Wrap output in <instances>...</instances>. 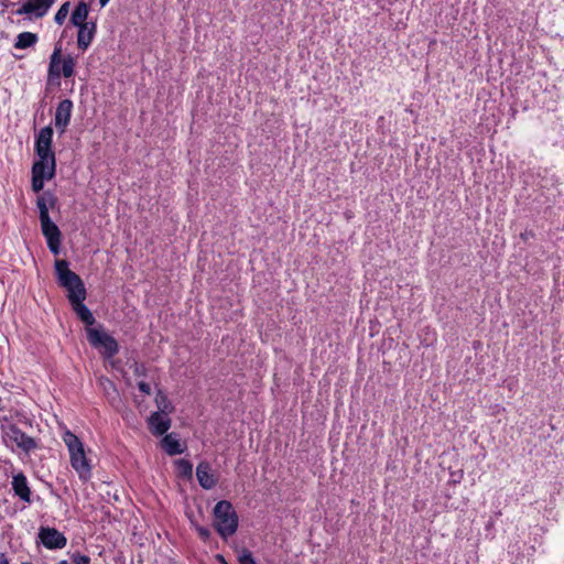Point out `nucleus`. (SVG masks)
Segmentation results:
<instances>
[{"label": "nucleus", "instance_id": "nucleus-11", "mask_svg": "<svg viewBox=\"0 0 564 564\" xmlns=\"http://www.w3.org/2000/svg\"><path fill=\"white\" fill-rule=\"evenodd\" d=\"M39 535L47 549H63L66 545V538L56 529L43 528Z\"/></svg>", "mask_w": 564, "mask_h": 564}, {"label": "nucleus", "instance_id": "nucleus-32", "mask_svg": "<svg viewBox=\"0 0 564 564\" xmlns=\"http://www.w3.org/2000/svg\"><path fill=\"white\" fill-rule=\"evenodd\" d=\"M109 0H99L100 7H105Z\"/></svg>", "mask_w": 564, "mask_h": 564}, {"label": "nucleus", "instance_id": "nucleus-23", "mask_svg": "<svg viewBox=\"0 0 564 564\" xmlns=\"http://www.w3.org/2000/svg\"><path fill=\"white\" fill-rule=\"evenodd\" d=\"M75 64V59L69 55L64 58L61 57L62 75L66 78L72 77L74 75Z\"/></svg>", "mask_w": 564, "mask_h": 564}, {"label": "nucleus", "instance_id": "nucleus-4", "mask_svg": "<svg viewBox=\"0 0 564 564\" xmlns=\"http://www.w3.org/2000/svg\"><path fill=\"white\" fill-rule=\"evenodd\" d=\"M1 436L7 447L15 445L24 453H30L36 448V442L33 437L26 435L15 424L1 425Z\"/></svg>", "mask_w": 564, "mask_h": 564}, {"label": "nucleus", "instance_id": "nucleus-22", "mask_svg": "<svg viewBox=\"0 0 564 564\" xmlns=\"http://www.w3.org/2000/svg\"><path fill=\"white\" fill-rule=\"evenodd\" d=\"M176 473L180 477L189 478L192 476L193 466L188 460L177 459L175 462Z\"/></svg>", "mask_w": 564, "mask_h": 564}, {"label": "nucleus", "instance_id": "nucleus-1", "mask_svg": "<svg viewBox=\"0 0 564 564\" xmlns=\"http://www.w3.org/2000/svg\"><path fill=\"white\" fill-rule=\"evenodd\" d=\"M55 271L61 286L66 289L67 297L76 312L77 316L87 325L95 323V317L89 308L84 304L86 299V289L78 274L69 270L66 260L55 262Z\"/></svg>", "mask_w": 564, "mask_h": 564}, {"label": "nucleus", "instance_id": "nucleus-14", "mask_svg": "<svg viewBox=\"0 0 564 564\" xmlns=\"http://www.w3.org/2000/svg\"><path fill=\"white\" fill-rule=\"evenodd\" d=\"M196 477L199 485L204 489H212L216 485V479L212 474L210 466L207 463L198 464L196 468Z\"/></svg>", "mask_w": 564, "mask_h": 564}, {"label": "nucleus", "instance_id": "nucleus-19", "mask_svg": "<svg viewBox=\"0 0 564 564\" xmlns=\"http://www.w3.org/2000/svg\"><path fill=\"white\" fill-rule=\"evenodd\" d=\"M161 445H162V448L169 455H176V454H181L183 452L180 441L173 434L165 435L161 442Z\"/></svg>", "mask_w": 564, "mask_h": 564}, {"label": "nucleus", "instance_id": "nucleus-34", "mask_svg": "<svg viewBox=\"0 0 564 564\" xmlns=\"http://www.w3.org/2000/svg\"><path fill=\"white\" fill-rule=\"evenodd\" d=\"M218 557H219V560H220L224 564H227V563L225 562V560H224V557H223V556H218Z\"/></svg>", "mask_w": 564, "mask_h": 564}, {"label": "nucleus", "instance_id": "nucleus-21", "mask_svg": "<svg viewBox=\"0 0 564 564\" xmlns=\"http://www.w3.org/2000/svg\"><path fill=\"white\" fill-rule=\"evenodd\" d=\"M155 403L158 408L156 412L172 413L174 410L172 403L167 400L166 395L162 391L156 393Z\"/></svg>", "mask_w": 564, "mask_h": 564}, {"label": "nucleus", "instance_id": "nucleus-30", "mask_svg": "<svg viewBox=\"0 0 564 564\" xmlns=\"http://www.w3.org/2000/svg\"><path fill=\"white\" fill-rule=\"evenodd\" d=\"M132 367H133V373L137 377L145 376V367L143 365L134 362Z\"/></svg>", "mask_w": 564, "mask_h": 564}, {"label": "nucleus", "instance_id": "nucleus-9", "mask_svg": "<svg viewBox=\"0 0 564 564\" xmlns=\"http://www.w3.org/2000/svg\"><path fill=\"white\" fill-rule=\"evenodd\" d=\"M55 156H37L32 166V174L50 181L55 175Z\"/></svg>", "mask_w": 564, "mask_h": 564}, {"label": "nucleus", "instance_id": "nucleus-6", "mask_svg": "<svg viewBox=\"0 0 564 564\" xmlns=\"http://www.w3.org/2000/svg\"><path fill=\"white\" fill-rule=\"evenodd\" d=\"M54 2L55 0H22V4L15 11V14H26L30 18L35 19L43 18L48 12Z\"/></svg>", "mask_w": 564, "mask_h": 564}, {"label": "nucleus", "instance_id": "nucleus-5", "mask_svg": "<svg viewBox=\"0 0 564 564\" xmlns=\"http://www.w3.org/2000/svg\"><path fill=\"white\" fill-rule=\"evenodd\" d=\"M87 338L91 346L100 349L107 357H112L118 351V344L113 337L98 328H87Z\"/></svg>", "mask_w": 564, "mask_h": 564}, {"label": "nucleus", "instance_id": "nucleus-3", "mask_svg": "<svg viewBox=\"0 0 564 564\" xmlns=\"http://www.w3.org/2000/svg\"><path fill=\"white\" fill-rule=\"evenodd\" d=\"M213 525L223 539L234 535L238 528V514L229 501L221 500L216 503L213 511Z\"/></svg>", "mask_w": 564, "mask_h": 564}, {"label": "nucleus", "instance_id": "nucleus-7", "mask_svg": "<svg viewBox=\"0 0 564 564\" xmlns=\"http://www.w3.org/2000/svg\"><path fill=\"white\" fill-rule=\"evenodd\" d=\"M42 234L46 238L48 249L57 254L59 252L61 247V230L52 221L51 218L40 220Z\"/></svg>", "mask_w": 564, "mask_h": 564}, {"label": "nucleus", "instance_id": "nucleus-12", "mask_svg": "<svg viewBox=\"0 0 564 564\" xmlns=\"http://www.w3.org/2000/svg\"><path fill=\"white\" fill-rule=\"evenodd\" d=\"M170 413L153 412L149 419L148 424L150 431L155 435H163L171 427Z\"/></svg>", "mask_w": 564, "mask_h": 564}, {"label": "nucleus", "instance_id": "nucleus-26", "mask_svg": "<svg viewBox=\"0 0 564 564\" xmlns=\"http://www.w3.org/2000/svg\"><path fill=\"white\" fill-rule=\"evenodd\" d=\"M45 181H46L45 178H43V177H41V176H37V175L32 174V189H33L34 192H36V193H37V192H40V191H42V189H43V187H44V182H45Z\"/></svg>", "mask_w": 564, "mask_h": 564}, {"label": "nucleus", "instance_id": "nucleus-15", "mask_svg": "<svg viewBox=\"0 0 564 564\" xmlns=\"http://www.w3.org/2000/svg\"><path fill=\"white\" fill-rule=\"evenodd\" d=\"M55 204L56 197L50 192H45L37 197L36 206L40 212V220L51 218L50 209L53 208Z\"/></svg>", "mask_w": 564, "mask_h": 564}, {"label": "nucleus", "instance_id": "nucleus-16", "mask_svg": "<svg viewBox=\"0 0 564 564\" xmlns=\"http://www.w3.org/2000/svg\"><path fill=\"white\" fill-rule=\"evenodd\" d=\"M96 32L95 23H87L78 26L77 45L80 50L85 51L91 43Z\"/></svg>", "mask_w": 564, "mask_h": 564}, {"label": "nucleus", "instance_id": "nucleus-17", "mask_svg": "<svg viewBox=\"0 0 564 564\" xmlns=\"http://www.w3.org/2000/svg\"><path fill=\"white\" fill-rule=\"evenodd\" d=\"M61 55H62V46L61 44L56 45L51 58L48 66V74L51 77L59 78L62 75V66H61Z\"/></svg>", "mask_w": 564, "mask_h": 564}, {"label": "nucleus", "instance_id": "nucleus-18", "mask_svg": "<svg viewBox=\"0 0 564 564\" xmlns=\"http://www.w3.org/2000/svg\"><path fill=\"white\" fill-rule=\"evenodd\" d=\"M88 13H89L88 4L85 2H79L70 17L72 23L75 26H80V25L87 24L88 22H86V19L88 17Z\"/></svg>", "mask_w": 564, "mask_h": 564}, {"label": "nucleus", "instance_id": "nucleus-13", "mask_svg": "<svg viewBox=\"0 0 564 564\" xmlns=\"http://www.w3.org/2000/svg\"><path fill=\"white\" fill-rule=\"evenodd\" d=\"M14 495L18 496L22 501H31V489L28 484V479L22 471H19L12 476L11 481Z\"/></svg>", "mask_w": 564, "mask_h": 564}, {"label": "nucleus", "instance_id": "nucleus-33", "mask_svg": "<svg viewBox=\"0 0 564 564\" xmlns=\"http://www.w3.org/2000/svg\"><path fill=\"white\" fill-rule=\"evenodd\" d=\"M56 564H69L67 561H59Z\"/></svg>", "mask_w": 564, "mask_h": 564}, {"label": "nucleus", "instance_id": "nucleus-27", "mask_svg": "<svg viewBox=\"0 0 564 564\" xmlns=\"http://www.w3.org/2000/svg\"><path fill=\"white\" fill-rule=\"evenodd\" d=\"M72 560L75 564H90V558L87 555L74 553Z\"/></svg>", "mask_w": 564, "mask_h": 564}, {"label": "nucleus", "instance_id": "nucleus-2", "mask_svg": "<svg viewBox=\"0 0 564 564\" xmlns=\"http://www.w3.org/2000/svg\"><path fill=\"white\" fill-rule=\"evenodd\" d=\"M63 441L69 452L70 465L78 474V477L84 481L89 480L91 477V465L87 458L84 444L69 431L64 433Z\"/></svg>", "mask_w": 564, "mask_h": 564}, {"label": "nucleus", "instance_id": "nucleus-20", "mask_svg": "<svg viewBox=\"0 0 564 564\" xmlns=\"http://www.w3.org/2000/svg\"><path fill=\"white\" fill-rule=\"evenodd\" d=\"M37 41V35L32 32H22L17 36L15 48L24 50L33 46Z\"/></svg>", "mask_w": 564, "mask_h": 564}, {"label": "nucleus", "instance_id": "nucleus-25", "mask_svg": "<svg viewBox=\"0 0 564 564\" xmlns=\"http://www.w3.org/2000/svg\"><path fill=\"white\" fill-rule=\"evenodd\" d=\"M238 560L240 564H257L251 552L246 549L240 552Z\"/></svg>", "mask_w": 564, "mask_h": 564}, {"label": "nucleus", "instance_id": "nucleus-10", "mask_svg": "<svg viewBox=\"0 0 564 564\" xmlns=\"http://www.w3.org/2000/svg\"><path fill=\"white\" fill-rule=\"evenodd\" d=\"M73 110V102L69 99L62 100L56 108L54 123L56 129L64 133L69 124Z\"/></svg>", "mask_w": 564, "mask_h": 564}, {"label": "nucleus", "instance_id": "nucleus-24", "mask_svg": "<svg viewBox=\"0 0 564 564\" xmlns=\"http://www.w3.org/2000/svg\"><path fill=\"white\" fill-rule=\"evenodd\" d=\"M69 13V2H65L61 6L58 11L55 13L54 20L57 24H63Z\"/></svg>", "mask_w": 564, "mask_h": 564}, {"label": "nucleus", "instance_id": "nucleus-29", "mask_svg": "<svg viewBox=\"0 0 564 564\" xmlns=\"http://www.w3.org/2000/svg\"><path fill=\"white\" fill-rule=\"evenodd\" d=\"M195 529L198 533V535L204 540V541H207L210 536V531L205 528V527H200V525H195Z\"/></svg>", "mask_w": 564, "mask_h": 564}, {"label": "nucleus", "instance_id": "nucleus-28", "mask_svg": "<svg viewBox=\"0 0 564 564\" xmlns=\"http://www.w3.org/2000/svg\"><path fill=\"white\" fill-rule=\"evenodd\" d=\"M137 386H138L139 390L143 394H145V395H150L151 394L152 389H151V386L148 382H145L143 380H140V381H138Z\"/></svg>", "mask_w": 564, "mask_h": 564}, {"label": "nucleus", "instance_id": "nucleus-31", "mask_svg": "<svg viewBox=\"0 0 564 564\" xmlns=\"http://www.w3.org/2000/svg\"><path fill=\"white\" fill-rule=\"evenodd\" d=\"M0 564H10L9 560L3 553H0Z\"/></svg>", "mask_w": 564, "mask_h": 564}, {"label": "nucleus", "instance_id": "nucleus-8", "mask_svg": "<svg viewBox=\"0 0 564 564\" xmlns=\"http://www.w3.org/2000/svg\"><path fill=\"white\" fill-rule=\"evenodd\" d=\"M53 129L47 126L42 128L35 140V152L37 156H55L52 151Z\"/></svg>", "mask_w": 564, "mask_h": 564}]
</instances>
